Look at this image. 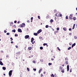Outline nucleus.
Instances as JSON below:
<instances>
[{"instance_id":"obj_39","label":"nucleus","mask_w":77,"mask_h":77,"mask_svg":"<svg viewBox=\"0 0 77 77\" xmlns=\"http://www.w3.org/2000/svg\"><path fill=\"white\" fill-rule=\"evenodd\" d=\"M74 38H75V39H77V37L76 36H74Z\"/></svg>"},{"instance_id":"obj_59","label":"nucleus","mask_w":77,"mask_h":77,"mask_svg":"<svg viewBox=\"0 0 77 77\" xmlns=\"http://www.w3.org/2000/svg\"><path fill=\"white\" fill-rule=\"evenodd\" d=\"M15 47H16V48H18V46L16 45Z\"/></svg>"},{"instance_id":"obj_16","label":"nucleus","mask_w":77,"mask_h":77,"mask_svg":"<svg viewBox=\"0 0 77 77\" xmlns=\"http://www.w3.org/2000/svg\"><path fill=\"white\" fill-rule=\"evenodd\" d=\"M61 72L63 73H64L65 72V71H64V69H62L61 70Z\"/></svg>"},{"instance_id":"obj_5","label":"nucleus","mask_w":77,"mask_h":77,"mask_svg":"<svg viewBox=\"0 0 77 77\" xmlns=\"http://www.w3.org/2000/svg\"><path fill=\"white\" fill-rule=\"evenodd\" d=\"M29 38V35H26L25 36V39H28Z\"/></svg>"},{"instance_id":"obj_41","label":"nucleus","mask_w":77,"mask_h":77,"mask_svg":"<svg viewBox=\"0 0 77 77\" xmlns=\"http://www.w3.org/2000/svg\"><path fill=\"white\" fill-rule=\"evenodd\" d=\"M11 64L13 66H14V63H12Z\"/></svg>"},{"instance_id":"obj_38","label":"nucleus","mask_w":77,"mask_h":77,"mask_svg":"<svg viewBox=\"0 0 77 77\" xmlns=\"http://www.w3.org/2000/svg\"><path fill=\"white\" fill-rule=\"evenodd\" d=\"M15 36H18V34H15L14 35Z\"/></svg>"},{"instance_id":"obj_8","label":"nucleus","mask_w":77,"mask_h":77,"mask_svg":"<svg viewBox=\"0 0 77 77\" xmlns=\"http://www.w3.org/2000/svg\"><path fill=\"white\" fill-rule=\"evenodd\" d=\"M34 41V38H33V37L31 39V42H33Z\"/></svg>"},{"instance_id":"obj_35","label":"nucleus","mask_w":77,"mask_h":77,"mask_svg":"<svg viewBox=\"0 0 77 77\" xmlns=\"http://www.w3.org/2000/svg\"><path fill=\"white\" fill-rule=\"evenodd\" d=\"M72 45L74 46H75V43H74Z\"/></svg>"},{"instance_id":"obj_60","label":"nucleus","mask_w":77,"mask_h":77,"mask_svg":"<svg viewBox=\"0 0 77 77\" xmlns=\"http://www.w3.org/2000/svg\"><path fill=\"white\" fill-rule=\"evenodd\" d=\"M66 64H68V61H66Z\"/></svg>"},{"instance_id":"obj_55","label":"nucleus","mask_w":77,"mask_h":77,"mask_svg":"<svg viewBox=\"0 0 77 77\" xmlns=\"http://www.w3.org/2000/svg\"><path fill=\"white\" fill-rule=\"evenodd\" d=\"M51 60H54V58H51Z\"/></svg>"},{"instance_id":"obj_12","label":"nucleus","mask_w":77,"mask_h":77,"mask_svg":"<svg viewBox=\"0 0 77 77\" xmlns=\"http://www.w3.org/2000/svg\"><path fill=\"white\" fill-rule=\"evenodd\" d=\"M15 32H16V30L15 29L12 30V32H14V33H15Z\"/></svg>"},{"instance_id":"obj_64","label":"nucleus","mask_w":77,"mask_h":77,"mask_svg":"<svg viewBox=\"0 0 77 77\" xmlns=\"http://www.w3.org/2000/svg\"><path fill=\"white\" fill-rule=\"evenodd\" d=\"M44 74H45V73H46V72H43Z\"/></svg>"},{"instance_id":"obj_4","label":"nucleus","mask_w":77,"mask_h":77,"mask_svg":"<svg viewBox=\"0 0 77 77\" xmlns=\"http://www.w3.org/2000/svg\"><path fill=\"white\" fill-rule=\"evenodd\" d=\"M17 31L18 32H20V33H21L22 32V30L20 28L18 29Z\"/></svg>"},{"instance_id":"obj_33","label":"nucleus","mask_w":77,"mask_h":77,"mask_svg":"<svg viewBox=\"0 0 77 77\" xmlns=\"http://www.w3.org/2000/svg\"><path fill=\"white\" fill-rule=\"evenodd\" d=\"M66 19L67 20L68 19V16H66Z\"/></svg>"},{"instance_id":"obj_42","label":"nucleus","mask_w":77,"mask_h":77,"mask_svg":"<svg viewBox=\"0 0 77 77\" xmlns=\"http://www.w3.org/2000/svg\"><path fill=\"white\" fill-rule=\"evenodd\" d=\"M39 39H41L42 38V37L40 36L39 37Z\"/></svg>"},{"instance_id":"obj_17","label":"nucleus","mask_w":77,"mask_h":77,"mask_svg":"<svg viewBox=\"0 0 77 77\" xmlns=\"http://www.w3.org/2000/svg\"><path fill=\"white\" fill-rule=\"evenodd\" d=\"M48 45L47 43H44L43 45L44 46H45V45Z\"/></svg>"},{"instance_id":"obj_9","label":"nucleus","mask_w":77,"mask_h":77,"mask_svg":"<svg viewBox=\"0 0 77 77\" xmlns=\"http://www.w3.org/2000/svg\"><path fill=\"white\" fill-rule=\"evenodd\" d=\"M0 65H3V62H2V61H0Z\"/></svg>"},{"instance_id":"obj_23","label":"nucleus","mask_w":77,"mask_h":77,"mask_svg":"<svg viewBox=\"0 0 77 77\" xmlns=\"http://www.w3.org/2000/svg\"><path fill=\"white\" fill-rule=\"evenodd\" d=\"M48 65L49 66H50V65H52V63H49Z\"/></svg>"},{"instance_id":"obj_50","label":"nucleus","mask_w":77,"mask_h":77,"mask_svg":"<svg viewBox=\"0 0 77 77\" xmlns=\"http://www.w3.org/2000/svg\"><path fill=\"white\" fill-rule=\"evenodd\" d=\"M41 77H43V75H42V74H41Z\"/></svg>"},{"instance_id":"obj_52","label":"nucleus","mask_w":77,"mask_h":77,"mask_svg":"<svg viewBox=\"0 0 77 77\" xmlns=\"http://www.w3.org/2000/svg\"><path fill=\"white\" fill-rule=\"evenodd\" d=\"M69 35H72V34L71 33H69Z\"/></svg>"},{"instance_id":"obj_21","label":"nucleus","mask_w":77,"mask_h":77,"mask_svg":"<svg viewBox=\"0 0 77 77\" xmlns=\"http://www.w3.org/2000/svg\"><path fill=\"white\" fill-rule=\"evenodd\" d=\"M53 20L52 19H51L50 20V23H53Z\"/></svg>"},{"instance_id":"obj_37","label":"nucleus","mask_w":77,"mask_h":77,"mask_svg":"<svg viewBox=\"0 0 77 77\" xmlns=\"http://www.w3.org/2000/svg\"><path fill=\"white\" fill-rule=\"evenodd\" d=\"M57 30H59V28L58 27L57 28Z\"/></svg>"},{"instance_id":"obj_11","label":"nucleus","mask_w":77,"mask_h":77,"mask_svg":"<svg viewBox=\"0 0 77 77\" xmlns=\"http://www.w3.org/2000/svg\"><path fill=\"white\" fill-rule=\"evenodd\" d=\"M42 69H40V70L38 71V73H39V74H40V73H41V71H42Z\"/></svg>"},{"instance_id":"obj_18","label":"nucleus","mask_w":77,"mask_h":77,"mask_svg":"<svg viewBox=\"0 0 77 77\" xmlns=\"http://www.w3.org/2000/svg\"><path fill=\"white\" fill-rule=\"evenodd\" d=\"M28 48L29 50H32V47H29Z\"/></svg>"},{"instance_id":"obj_45","label":"nucleus","mask_w":77,"mask_h":77,"mask_svg":"<svg viewBox=\"0 0 77 77\" xmlns=\"http://www.w3.org/2000/svg\"><path fill=\"white\" fill-rule=\"evenodd\" d=\"M6 57H9V55H7Z\"/></svg>"},{"instance_id":"obj_54","label":"nucleus","mask_w":77,"mask_h":77,"mask_svg":"<svg viewBox=\"0 0 77 77\" xmlns=\"http://www.w3.org/2000/svg\"><path fill=\"white\" fill-rule=\"evenodd\" d=\"M11 44H13V43H14V42L12 41V42H11Z\"/></svg>"},{"instance_id":"obj_22","label":"nucleus","mask_w":77,"mask_h":77,"mask_svg":"<svg viewBox=\"0 0 77 77\" xmlns=\"http://www.w3.org/2000/svg\"><path fill=\"white\" fill-rule=\"evenodd\" d=\"M51 77H54V75L53 74H52L51 75Z\"/></svg>"},{"instance_id":"obj_48","label":"nucleus","mask_w":77,"mask_h":77,"mask_svg":"<svg viewBox=\"0 0 77 77\" xmlns=\"http://www.w3.org/2000/svg\"><path fill=\"white\" fill-rule=\"evenodd\" d=\"M75 28V26H73L72 29H74V28Z\"/></svg>"},{"instance_id":"obj_2","label":"nucleus","mask_w":77,"mask_h":77,"mask_svg":"<svg viewBox=\"0 0 77 77\" xmlns=\"http://www.w3.org/2000/svg\"><path fill=\"white\" fill-rule=\"evenodd\" d=\"M13 71L12 70H10L9 72V75L10 77H11V75H12V72Z\"/></svg>"},{"instance_id":"obj_32","label":"nucleus","mask_w":77,"mask_h":77,"mask_svg":"<svg viewBox=\"0 0 77 77\" xmlns=\"http://www.w3.org/2000/svg\"><path fill=\"white\" fill-rule=\"evenodd\" d=\"M43 60L42 59L40 60V62H43Z\"/></svg>"},{"instance_id":"obj_20","label":"nucleus","mask_w":77,"mask_h":77,"mask_svg":"<svg viewBox=\"0 0 77 77\" xmlns=\"http://www.w3.org/2000/svg\"><path fill=\"white\" fill-rule=\"evenodd\" d=\"M48 27H49V26H48V25H46L45 26L46 28H48Z\"/></svg>"},{"instance_id":"obj_63","label":"nucleus","mask_w":77,"mask_h":77,"mask_svg":"<svg viewBox=\"0 0 77 77\" xmlns=\"http://www.w3.org/2000/svg\"><path fill=\"white\" fill-rule=\"evenodd\" d=\"M74 47V46L72 45V48H73V47Z\"/></svg>"},{"instance_id":"obj_46","label":"nucleus","mask_w":77,"mask_h":77,"mask_svg":"<svg viewBox=\"0 0 77 77\" xmlns=\"http://www.w3.org/2000/svg\"><path fill=\"white\" fill-rule=\"evenodd\" d=\"M60 16L61 17L62 16V15L61 14H60Z\"/></svg>"},{"instance_id":"obj_51","label":"nucleus","mask_w":77,"mask_h":77,"mask_svg":"<svg viewBox=\"0 0 77 77\" xmlns=\"http://www.w3.org/2000/svg\"><path fill=\"white\" fill-rule=\"evenodd\" d=\"M75 24H73V27H75Z\"/></svg>"},{"instance_id":"obj_24","label":"nucleus","mask_w":77,"mask_h":77,"mask_svg":"<svg viewBox=\"0 0 77 77\" xmlns=\"http://www.w3.org/2000/svg\"><path fill=\"white\" fill-rule=\"evenodd\" d=\"M40 50H42L43 49V47H40Z\"/></svg>"},{"instance_id":"obj_26","label":"nucleus","mask_w":77,"mask_h":77,"mask_svg":"<svg viewBox=\"0 0 77 77\" xmlns=\"http://www.w3.org/2000/svg\"><path fill=\"white\" fill-rule=\"evenodd\" d=\"M57 50H58L59 51H60V48H59V47H57Z\"/></svg>"},{"instance_id":"obj_47","label":"nucleus","mask_w":77,"mask_h":77,"mask_svg":"<svg viewBox=\"0 0 77 77\" xmlns=\"http://www.w3.org/2000/svg\"><path fill=\"white\" fill-rule=\"evenodd\" d=\"M17 23V21L15 20L14 21V23Z\"/></svg>"},{"instance_id":"obj_44","label":"nucleus","mask_w":77,"mask_h":77,"mask_svg":"<svg viewBox=\"0 0 77 77\" xmlns=\"http://www.w3.org/2000/svg\"><path fill=\"white\" fill-rule=\"evenodd\" d=\"M33 17H31V20H33Z\"/></svg>"},{"instance_id":"obj_31","label":"nucleus","mask_w":77,"mask_h":77,"mask_svg":"<svg viewBox=\"0 0 77 77\" xmlns=\"http://www.w3.org/2000/svg\"><path fill=\"white\" fill-rule=\"evenodd\" d=\"M33 70H34V71H36V69L33 68Z\"/></svg>"},{"instance_id":"obj_61","label":"nucleus","mask_w":77,"mask_h":77,"mask_svg":"<svg viewBox=\"0 0 77 77\" xmlns=\"http://www.w3.org/2000/svg\"><path fill=\"white\" fill-rule=\"evenodd\" d=\"M19 23H20V21H18L17 22L18 24H19Z\"/></svg>"},{"instance_id":"obj_15","label":"nucleus","mask_w":77,"mask_h":77,"mask_svg":"<svg viewBox=\"0 0 77 77\" xmlns=\"http://www.w3.org/2000/svg\"><path fill=\"white\" fill-rule=\"evenodd\" d=\"M63 30H64V31H66V28H65V27L63 28Z\"/></svg>"},{"instance_id":"obj_56","label":"nucleus","mask_w":77,"mask_h":77,"mask_svg":"<svg viewBox=\"0 0 77 77\" xmlns=\"http://www.w3.org/2000/svg\"><path fill=\"white\" fill-rule=\"evenodd\" d=\"M60 69H62V67H60Z\"/></svg>"},{"instance_id":"obj_53","label":"nucleus","mask_w":77,"mask_h":77,"mask_svg":"<svg viewBox=\"0 0 77 77\" xmlns=\"http://www.w3.org/2000/svg\"><path fill=\"white\" fill-rule=\"evenodd\" d=\"M30 22V21L29 20H27V23H29Z\"/></svg>"},{"instance_id":"obj_3","label":"nucleus","mask_w":77,"mask_h":77,"mask_svg":"<svg viewBox=\"0 0 77 77\" xmlns=\"http://www.w3.org/2000/svg\"><path fill=\"white\" fill-rule=\"evenodd\" d=\"M25 23H23L20 25L21 27H24L25 26Z\"/></svg>"},{"instance_id":"obj_30","label":"nucleus","mask_w":77,"mask_h":77,"mask_svg":"<svg viewBox=\"0 0 77 77\" xmlns=\"http://www.w3.org/2000/svg\"><path fill=\"white\" fill-rule=\"evenodd\" d=\"M27 69L28 71H30V69H29V68L27 67Z\"/></svg>"},{"instance_id":"obj_43","label":"nucleus","mask_w":77,"mask_h":77,"mask_svg":"<svg viewBox=\"0 0 77 77\" xmlns=\"http://www.w3.org/2000/svg\"><path fill=\"white\" fill-rule=\"evenodd\" d=\"M4 33H6V32H7V31H6V30H5L4 31Z\"/></svg>"},{"instance_id":"obj_49","label":"nucleus","mask_w":77,"mask_h":77,"mask_svg":"<svg viewBox=\"0 0 77 77\" xmlns=\"http://www.w3.org/2000/svg\"><path fill=\"white\" fill-rule=\"evenodd\" d=\"M57 11V10H54V12H56V11Z\"/></svg>"},{"instance_id":"obj_34","label":"nucleus","mask_w":77,"mask_h":77,"mask_svg":"<svg viewBox=\"0 0 77 77\" xmlns=\"http://www.w3.org/2000/svg\"><path fill=\"white\" fill-rule=\"evenodd\" d=\"M10 39H11V41H12L13 40L12 38V37L10 38Z\"/></svg>"},{"instance_id":"obj_25","label":"nucleus","mask_w":77,"mask_h":77,"mask_svg":"<svg viewBox=\"0 0 77 77\" xmlns=\"http://www.w3.org/2000/svg\"><path fill=\"white\" fill-rule=\"evenodd\" d=\"M73 20H76V18H75V17H73Z\"/></svg>"},{"instance_id":"obj_58","label":"nucleus","mask_w":77,"mask_h":77,"mask_svg":"<svg viewBox=\"0 0 77 77\" xmlns=\"http://www.w3.org/2000/svg\"><path fill=\"white\" fill-rule=\"evenodd\" d=\"M69 71L70 72H72V71L71 70H70Z\"/></svg>"},{"instance_id":"obj_36","label":"nucleus","mask_w":77,"mask_h":77,"mask_svg":"<svg viewBox=\"0 0 77 77\" xmlns=\"http://www.w3.org/2000/svg\"><path fill=\"white\" fill-rule=\"evenodd\" d=\"M10 33L9 32H8L7 33V35H9V34Z\"/></svg>"},{"instance_id":"obj_57","label":"nucleus","mask_w":77,"mask_h":77,"mask_svg":"<svg viewBox=\"0 0 77 77\" xmlns=\"http://www.w3.org/2000/svg\"><path fill=\"white\" fill-rule=\"evenodd\" d=\"M26 30H27V31H29V29H28V28H27L26 29Z\"/></svg>"},{"instance_id":"obj_6","label":"nucleus","mask_w":77,"mask_h":77,"mask_svg":"<svg viewBox=\"0 0 77 77\" xmlns=\"http://www.w3.org/2000/svg\"><path fill=\"white\" fill-rule=\"evenodd\" d=\"M41 32H42V30L41 29H40L37 31V33L38 34H39V33H40Z\"/></svg>"},{"instance_id":"obj_27","label":"nucleus","mask_w":77,"mask_h":77,"mask_svg":"<svg viewBox=\"0 0 77 77\" xmlns=\"http://www.w3.org/2000/svg\"><path fill=\"white\" fill-rule=\"evenodd\" d=\"M32 62H33V63H36V62L34 60H33L32 61Z\"/></svg>"},{"instance_id":"obj_62","label":"nucleus","mask_w":77,"mask_h":77,"mask_svg":"<svg viewBox=\"0 0 77 77\" xmlns=\"http://www.w3.org/2000/svg\"><path fill=\"white\" fill-rule=\"evenodd\" d=\"M65 60H67V58L66 57V58H65Z\"/></svg>"},{"instance_id":"obj_13","label":"nucleus","mask_w":77,"mask_h":77,"mask_svg":"<svg viewBox=\"0 0 77 77\" xmlns=\"http://www.w3.org/2000/svg\"><path fill=\"white\" fill-rule=\"evenodd\" d=\"M59 32V31H57H57H55L54 32V34H55V35H56V33H57V32Z\"/></svg>"},{"instance_id":"obj_7","label":"nucleus","mask_w":77,"mask_h":77,"mask_svg":"<svg viewBox=\"0 0 77 77\" xmlns=\"http://www.w3.org/2000/svg\"><path fill=\"white\" fill-rule=\"evenodd\" d=\"M67 71H69V65H68L67 66Z\"/></svg>"},{"instance_id":"obj_29","label":"nucleus","mask_w":77,"mask_h":77,"mask_svg":"<svg viewBox=\"0 0 77 77\" xmlns=\"http://www.w3.org/2000/svg\"><path fill=\"white\" fill-rule=\"evenodd\" d=\"M17 54H20V52H17Z\"/></svg>"},{"instance_id":"obj_19","label":"nucleus","mask_w":77,"mask_h":77,"mask_svg":"<svg viewBox=\"0 0 77 77\" xmlns=\"http://www.w3.org/2000/svg\"><path fill=\"white\" fill-rule=\"evenodd\" d=\"M71 49V47H70L68 48V50H70V49Z\"/></svg>"},{"instance_id":"obj_10","label":"nucleus","mask_w":77,"mask_h":77,"mask_svg":"<svg viewBox=\"0 0 77 77\" xmlns=\"http://www.w3.org/2000/svg\"><path fill=\"white\" fill-rule=\"evenodd\" d=\"M38 33H34L33 34L34 35H35V36H37L38 35Z\"/></svg>"},{"instance_id":"obj_14","label":"nucleus","mask_w":77,"mask_h":77,"mask_svg":"<svg viewBox=\"0 0 77 77\" xmlns=\"http://www.w3.org/2000/svg\"><path fill=\"white\" fill-rule=\"evenodd\" d=\"M2 69L4 70H6V67H2Z\"/></svg>"},{"instance_id":"obj_1","label":"nucleus","mask_w":77,"mask_h":77,"mask_svg":"<svg viewBox=\"0 0 77 77\" xmlns=\"http://www.w3.org/2000/svg\"><path fill=\"white\" fill-rule=\"evenodd\" d=\"M72 14H70V16H69V20H72Z\"/></svg>"},{"instance_id":"obj_40","label":"nucleus","mask_w":77,"mask_h":77,"mask_svg":"<svg viewBox=\"0 0 77 77\" xmlns=\"http://www.w3.org/2000/svg\"><path fill=\"white\" fill-rule=\"evenodd\" d=\"M71 30H72V29H71V28H69V31H71Z\"/></svg>"},{"instance_id":"obj_28","label":"nucleus","mask_w":77,"mask_h":77,"mask_svg":"<svg viewBox=\"0 0 77 77\" xmlns=\"http://www.w3.org/2000/svg\"><path fill=\"white\" fill-rule=\"evenodd\" d=\"M38 19H41V17H40V16H38Z\"/></svg>"}]
</instances>
